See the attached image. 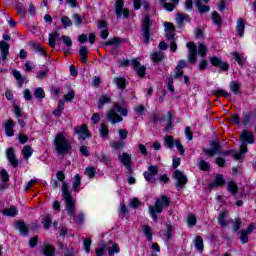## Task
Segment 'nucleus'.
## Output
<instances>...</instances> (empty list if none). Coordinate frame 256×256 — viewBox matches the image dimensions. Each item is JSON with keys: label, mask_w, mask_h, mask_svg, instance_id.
<instances>
[{"label": "nucleus", "mask_w": 256, "mask_h": 256, "mask_svg": "<svg viewBox=\"0 0 256 256\" xmlns=\"http://www.w3.org/2000/svg\"><path fill=\"white\" fill-rule=\"evenodd\" d=\"M111 147L113 149H116L117 151H121V149H123L125 147V142H123V140L113 142L111 144Z\"/></svg>", "instance_id": "de8ad7c7"}, {"label": "nucleus", "mask_w": 256, "mask_h": 256, "mask_svg": "<svg viewBox=\"0 0 256 256\" xmlns=\"http://www.w3.org/2000/svg\"><path fill=\"white\" fill-rule=\"evenodd\" d=\"M14 114L17 117V119H19L20 117H23V111L18 105L14 106Z\"/></svg>", "instance_id": "338daca9"}, {"label": "nucleus", "mask_w": 256, "mask_h": 256, "mask_svg": "<svg viewBox=\"0 0 256 256\" xmlns=\"http://www.w3.org/2000/svg\"><path fill=\"white\" fill-rule=\"evenodd\" d=\"M233 57L235 61L238 63V65H244L245 64V59L239 55V53L234 52Z\"/></svg>", "instance_id": "13d9d810"}, {"label": "nucleus", "mask_w": 256, "mask_h": 256, "mask_svg": "<svg viewBox=\"0 0 256 256\" xmlns=\"http://www.w3.org/2000/svg\"><path fill=\"white\" fill-rule=\"evenodd\" d=\"M195 5L200 13V15H203V13H209L211 11V7L207 5H203L202 0H195Z\"/></svg>", "instance_id": "5701e85b"}, {"label": "nucleus", "mask_w": 256, "mask_h": 256, "mask_svg": "<svg viewBox=\"0 0 256 256\" xmlns=\"http://www.w3.org/2000/svg\"><path fill=\"white\" fill-rule=\"evenodd\" d=\"M173 145H175V140H173L172 136H167L164 139V147H167L168 149H173Z\"/></svg>", "instance_id": "79ce46f5"}, {"label": "nucleus", "mask_w": 256, "mask_h": 256, "mask_svg": "<svg viewBox=\"0 0 256 256\" xmlns=\"http://www.w3.org/2000/svg\"><path fill=\"white\" fill-rule=\"evenodd\" d=\"M210 63L213 67H218L220 71H229V64L217 56L210 57Z\"/></svg>", "instance_id": "9d476101"}, {"label": "nucleus", "mask_w": 256, "mask_h": 256, "mask_svg": "<svg viewBox=\"0 0 256 256\" xmlns=\"http://www.w3.org/2000/svg\"><path fill=\"white\" fill-rule=\"evenodd\" d=\"M226 189H227V191H228L229 193H231L232 195H236V194H237V191H239V186H237L235 182L229 181V182L227 183Z\"/></svg>", "instance_id": "72a5a7b5"}, {"label": "nucleus", "mask_w": 256, "mask_h": 256, "mask_svg": "<svg viewBox=\"0 0 256 256\" xmlns=\"http://www.w3.org/2000/svg\"><path fill=\"white\" fill-rule=\"evenodd\" d=\"M115 85H117L118 89H125V85L127 84V80L123 77H118L114 79Z\"/></svg>", "instance_id": "58836bf2"}, {"label": "nucleus", "mask_w": 256, "mask_h": 256, "mask_svg": "<svg viewBox=\"0 0 256 256\" xmlns=\"http://www.w3.org/2000/svg\"><path fill=\"white\" fill-rule=\"evenodd\" d=\"M22 155L24 159H29L33 155V148L29 145H25L22 149Z\"/></svg>", "instance_id": "e433bc0d"}, {"label": "nucleus", "mask_w": 256, "mask_h": 256, "mask_svg": "<svg viewBox=\"0 0 256 256\" xmlns=\"http://www.w3.org/2000/svg\"><path fill=\"white\" fill-rule=\"evenodd\" d=\"M95 173H97V171L93 167H88L84 171V174L87 175L89 179H93V177H95Z\"/></svg>", "instance_id": "603ef678"}, {"label": "nucleus", "mask_w": 256, "mask_h": 256, "mask_svg": "<svg viewBox=\"0 0 256 256\" xmlns=\"http://www.w3.org/2000/svg\"><path fill=\"white\" fill-rule=\"evenodd\" d=\"M42 223L44 225V229H49L51 227V215L46 214L42 219Z\"/></svg>", "instance_id": "a18cd8bd"}, {"label": "nucleus", "mask_w": 256, "mask_h": 256, "mask_svg": "<svg viewBox=\"0 0 256 256\" xmlns=\"http://www.w3.org/2000/svg\"><path fill=\"white\" fill-rule=\"evenodd\" d=\"M57 37H59V33H57V32H54V33L49 35V45H50V47L55 48Z\"/></svg>", "instance_id": "37998d69"}, {"label": "nucleus", "mask_w": 256, "mask_h": 256, "mask_svg": "<svg viewBox=\"0 0 256 256\" xmlns=\"http://www.w3.org/2000/svg\"><path fill=\"white\" fill-rule=\"evenodd\" d=\"M169 205H171V200L167 196H161L156 199L154 206L148 207V213L151 219L157 221V219H159L157 213H163V209L169 207Z\"/></svg>", "instance_id": "20e7f679"}, {"label": "nucleus", "mask_w": 256, "mask_h": 256, "mask_svg": "<svg viewBox=\"0 0 256 256\" xmlns=\"http://www.w3.org/2000/svg\"><path fill=\"white\" fill-rule=\"evenodd\" d=\"M167 115H168V121L166 124L165 131H169L173 127V114L171 113V111H169Z\"/></svg>", "instance_id": "3c124183"}, {"label": "nucleus", "mask_w": 256, "mask_h": 256, "mask_svg": "<svg viewBox=\"0 0 256 256\" xmlns=\"http://www.w3.org/2000/svg\"><path fill=\"white\" fill-rule=\"evenodd\" d=\"M236 31L239 37H243V33H245V21L241 18L237 21Z\"/></svg>", "instance_id": "c85d7f7f"}, {"label": "nucleus", "mask_w": 256, "mask_h": 256, "mask_svg": "<svg viewBox=\"0 0 256 256\" xmlns=\"http://www.w3.org/2000/svg\"><path fill=\"white\" fill-rule=\"evenodd\" d=\"M98 161H100L101 163H105L107 165V163H111V158L109 157V155H105V154H99L97 156Z\"/></svg>", "instance_id": "8fccbe9b"}, {"label": "nucleus", "mask_w": 256, "mask_h": 256, "mask_svg": "<svg viewBox=\"0 0 256 256\" xmlns=\"http://www.w3.org/2000/svg\"><path fill=\"white\" fill-rule=\"evenodd\" d=\"M11 46L9 45V43L5 42V41H0V51H1V57H2V61H6L7 60V56L9 55V48Z\"/></svg>", "instance_id": "dca6fc26"}, {"label": "nucleus", "mask_w": 256, "mask_h": 256, "mask_svg": "<svg viewBox=\"0 0 256 256\" xmlns=\"http://www.w3.org/2000/svg\"><path fill=\"white\" fill-rule=\"evenodd\" d=\"M118 159L120 163L124 165L126 173H132L133 170L131 169V156L128 153L124 152L118 156Z\"/></svg>", "instance_id": "9b49d317"}, {"label": "nucleus", "mask_w": 256, "mask_h": 256, "mask_svg": "<svg viewBox=\"0 0 256 256\" xmlns=\"http://www.w3.org/2000/svg\"><path fill=\"white\" fill-rule=\"evenodd\" d=\"M165 237L166 239H171V237H173V226L170 224L166 225Z\"/></svg>", "instance_id": "5fc2aeb1"}, {"label": "nucleus", "mask_w": 256, "mask_h": 256, "mask_svg": "<svg viewBox=\"0 0 256 256\" xmlns=\"http://www.w3.org/2000/svg\"><path fill=\"white\" fill-rule=\"evenodd\" d=\"M225 185V178H223V175L218 174L216 175L214 182L212 184H209V189H213V187H223Z\"/></svg>", "instance_id": "4be33fe9"}, {"label": "nucleus", "mask_w": 256, "mask_h": 256, "mask_svg": "<svg viewBox=\"0 0 256 256\" xmlns=\"http://www.w3.org/2000/svg\"><path fill=\"white\" fill-rule=\"evenodd\" d=\"M14 8L16 9L18 15H20V17H25L27 15V8H25V5H23V3L19 2L17 3Z\"/></svg>", "instance_id": "2f4dec72"}, {"label": "nucleus", "mask_w": 256, "mask_h": 256, "mask_svg": "<svg viewBox=\"0 0 256 256\" xmlns=\"http://www.w3.org/2000/svg\"><path fill=\"white\" fill-rule=\"evenodd\" d=\"M13 127H15V123L13 122V120H8L5 124L4 129L7 137H13V135H15V130H13Z\"/></svg>", "instance_id": "412c9836"}, {"label": "nucleus", "mask_w": 256, "mask_h": 256, "mask_svg": "<svg viewBox=\"0 0 256 256\" xmlns=\"http://www.w3.org/2000/svg\"><path fill=\"white\" fill-rule=\"evenodd\" d=\"M88 53L89 51L87 50L86 46H80L79 55L80 61H82V63H87V61H89V59L87 58Z\"/></svg>", "instance_id": "7c9ffc66"}, {"label": "nucleus", "mask_w": 256, "mask_h": 256, "mask_svg": "<svg viewBox=\"0 0 256 256\" xmlns=\"http://www.w3.org/2000/svg\"><path fill=\"white\" fill-rule=\"evenodd\" d=\"M35 97H37V99H44L45 97V91L43 90V88H37L34 92Z\"/></svg>", "instance_id": "bf43d9fd"}, {"label": "nucleus", "mask_w": 256, "mask_h": 256, "mask_svg": "<svg viewBox=\"0 0 256 256\" xmlns=\"http://www.w3.org/2000/svg\"><path fill=\"white\" fill-rule=\"evenodd\" d=\"M73 191H79L81 189V175L76 174L72 182Z\"/></svg>", "instance_id": "c756f323"}, {"label": "nucleus", "mask_w": 256, "mask_h": 256, "mask_svg": "<svg viewBox=\"0 0 256 256\" xmlns=\"http://www.w3.org/2000/svg\"><path fill=\"white\" fill-rule=\"evenodd\" d=\"M227 215L228 213L226 211H223L218 216V223L221 225V227H227Z\"/></svg>", "instance_id": "c9c22d12"}, {"label": "nucleus", "mask_w": 256, "mask_h": 256, "mask_svg": "<svg viewBox=\"0 0 256 256\" xmlns=\"http://www.w3.org/2000/svg\"><path fill=\"white\" fill-rule=\"evenodd\" d=\"M56 177L58 181H62V197L66 201L67 214L69 215L70 219L74 221V223H77V215L75 214L76 200L74 199L73 195H71V192H69V186L67 185V182H65V173L59 170Z\"/></svg>", "instance_id": "f257e3e1"}, {"label": "nucleus", "mask_w": 256, "mask_h": 256, "mask_svg": "<svg viewBox=\"0 0 256 256\" xmlns=\"http://www.w3.org/2000/svg\"><path fill=\"white\" fill-rule=\"evenodd\" d=\"M151 29V19H149V16H145L142 20V37L144 39V43H149V39L151 37L150 34Z\"/></svg>", "instance_id": "0eeeda50"}, {"label": "nucleus", "mask_w": 256, "mask_h": 256, "mask_svg": "<svg viewBox=\"0 0 256 256\" xmlns=\"http://www.w3.org/2000/svg\"><path fill=\"white\" fill-rule=\"evenodd\" d=\"M107 103H111V96L104 94L98 100V109H103V107L107 105Z\"/></svg>", "instance_id": "bb28decb"}, {"label": "nucleus", "mask_w": 256, "mask_h": 256, "mask_svg": "<svg viewBox=\"0 0 256 256\" xmlns=\"http://www.w3.org/2000/svg\"><path fill=\"white\" fill-rule=\"evenodd\" d=\"M6 157L12 167H17V165H19V160L15 157V149L8 148L6 151Z\"/></svg>", "instance_id": "ddd939ff"}, {"label": "nucleus", "mask_w": 256, "mask_h": 256, "mask_svg": "<svg viewBox=\"0 0 256 256\" xmlns=\"http://www.w3.org/2000/svg\"><path fill=\"white\" fill-rule=\"evenodd\" d=\"M188 49V61L189 63H196L197 62V45L194 42H188L186 44Z\"/></svg>", "instance_id": "1a4fd4ad"}, {"label": "nucleus", "mask_w": 256, "mask_h": 256, "mask_svg": "<svg viewBox=\"0 0 256 256\" xmlns=\"http://www.w3.org/2000/svg\"><path fill=\"white\" fill-rule=\"evenodd\" d=\"M33 47L39 53V55L45 57V48L41 47L39 44H33Z\"/></svg>", "instance_id": "69168bd1"}, {"label": "nucleus", "mask_w": 256, "mask_h": 256, "mask_svg": "<svg viewBox=\"0 0 256 256\" xmlns=\"http://www.w3.org/2000/svg\"><path fill=\"white\" fill-rule=\"evenodd\" d=\"M62 41L66 47H71L73 45V40H71V37L69 36L63 35Z\"/></svg>", "instance_id": "680f3d73"}, {"label": "nucleus", "mask_w": 256, "mask_h": 256, "mask_svg": "<svg viewBox=\"0 0 256 256\" xmlns=\"http://www.w3.org/2000/svg\"><path fill=\"white\" fill-rule=\"evenodd\" d=\"M16 229H18L20 235L23 237H27V235H29V227L23 221L16 222Z\"/></svg>", "instance_id": "f3484780"}, {"label": "nucleus", "mask_w": 256, "mask_h": 256, "mask_svg": "<svg viewBox=\"0 0 256 256\" xmlns=\"http://www.w3.org/2000/svg\"><path fill=\"white\" fill-rule=\"evenodd\" d=\"M198 165L201 171H211V165L203 159H200Z\"/></svg>", "instance_id": "a19ab883"}, {"label": "nucleus", "mask_w": 256, "mask_h": 256, "mask_svg": "<svg viewBox=\"0 0 256 256\" xmlns=\"http://www.w3.org/2000/svg\"><path fill=\"white\" fill-rule=\"evenodd\" d=\"M191 18L189 17V14H183V13H178L176 15V23L179 25V27H183L184 23H189Z\"/></svg>", "instance_id": "6ab92c4d"}, {"label": "nucleus", "mask_w": 256, "mask_h": 256, "mask_svg": "<svg viewBox=\"0 0 256 256\" xmlns=\"http://www.w3.org/2000/svg\"><path fill=\"white\" fill-rule=\"evenodd\" d=\"M72 19L74 21V24L76 25V27H81V25L87 23V20L85 19V16H81L77 13L72 15Z\"/></svg>", "instance_id": "b1692460"}, {"label": "nucleus", "mask_w": 256, "mask_h": 256, "mask_svg": "<svg viewBox=\"0 0 256 256\" xmlns=\"http://www.w3.org/2000/svg\"><path fill=\"white\" fill-rule=\"evenodd\" d=\"M135 71L139 77H145V71H147V68L145 66H138Z\"/></svg>", "instance_id": "e2e57ef3"}, {"label": "nucleus", "mask_w": 256, "mask_h": 256, "mask_svg": "<svg viewBox=\"0 0 256 256\" xmlns=\"http://www.w3.org/2000/svg\"><path fill=\"white\" fill-rule=\"evenodd\" d=\"M242 125H244V127H251V113L243 112Z\"/></svg>", "instance_id": "f704fd0d"}, {"label": "nucleus", "mask_w": 256, "mask_h": 256, "mask_svg": "<svg viewBox=\"0 0 256 256\" xmlns=\"http://www.w3.org/2000/svg\"><path fill=\"white\" fill-rule=\"evenodd\" d=\"M61 23L64 27H71L73 25V21H71V18L67 16H63L61 18Z\"/></svg>", "instance_id": "864d4df0"}, {"label": "nucleus", "mask_w": 256, "mask_h": 256, "mask_svg": "<svg viewBox=\"0 0 256 256\" xmlns=\"http://www.w3.org/2000/svg\"><path fill=\"white\" fill-rule=\"evenodd\" d=\"M81 155L84 157H89L91 155V151L89 150V147L87 146H81L79 149Z\"/></svg>", "instance_id": "052dcab7"}, {"label": "nucleus", "mask_w": 256, "mask_h": 256, "mask_svg": "<svg viewBox=\"0 0 256 256\" xmlns=\"http://www.w3.org/2000/svg\"><path fill=\"white\" fill-rule=\"evenodd\" d=\"M99 135L100 137H102V139L109 137V127L105 122H102L100 124Z\"/></svg>", "instance_id": "393cba45"}, {"label": "nucleus", "mask_w": 256, "mask_h": 256, "mask_svg": "<svg viewBox=\"0 0 256 256\" xmlns=\"http://www.w3.org/2000/svg\"><path fill=\"white\" fill-rule=\"evenodd\" d=\"M211 147L212 149H204V153L205 155H207L208 157H214L215 155H217V153H221L222 155H231V153H233V150L230 151H226V152H220L219 149L221 147L219 140H213L211 142Z\"/></svg>", "instance_id": "423d86ee"}, {"label": "nucleus", "mask_w": 256, "mask_h": 256, "mask_svg": "<svg viewBox=\"0 0 256 256\" xmlns=\"http://www.w3.org/2000/svg\"><path fill=\"white\" fill-rule=\"evenodd\" d=\"M150 59L152 63H155V65L161 63L165 59V53L161 51H153L150 54Z\"/></svg>", "instance_id": "2eb2a0df"}, {"label": "nucleus", "mask_w": 256, "mask_h": 256, "mask_svg": "<svg viewBox=\"0 0 256 256\" xmlns=\"http://www.w3.org/2000/svg\"><path fill=\"white\" fill-rule=\"evenodd\" d=\"M230 89L235 95H237V93H239V89H241V86L237 82L232 81L230 83Z\"/></svg>", "instance_id": "6e6d98bb"}, {"label": "nucleus", "mask_w": 256, "mask_h": 256, "mask_svg": "<svg viewBox=\"0 0 256 256\" xmlns=\"http://www.w3.org/2000/svg\"><path fill=\"white\" fill-rule=\"evenodd\" d=\"M43 253L45 256H55V247L50 244H44Z\"/></svg>", "instance_id": "473e14b6"}, {"label": "nucleus", "mask_w": 256, "mask_h": 256, "mask_svg": "<svg viewBox=\"0 0 256 256\" xmlns=\"http://www.w3.org/2000/svg\"><path fill=\"white\" fill-rule=\"evenodd\" d=\"M2 214L5 215V217H16V215L19 214V209H17L16 206H10L9 208H5Z\"/></svg>", "instance_id": "aec40b11"}, {"label": "nucleus", "mask_w": 256, "mask_h": 256, "mask_svg": "<svg viewBox=\"0 0 256 256\" xmlns=\"http://www.w3.org/2000/svg\"><path fill=\"white\" fill-rule=\"evenodd\" d=\"M143 176H144V179L148 181V183H155V175L151 173L149 170L144 172Z\"/></svg>", "instance_id": "c03bdc74"}, {"label": "nucleus", "mask_w": 256, "mask_h": 256, "mask_svg": "<svg viewBox=\"0 0 256 256\" xmlns=\"http://www.w3.org/2000/svg\"><path fill=\"white\" fill-rule=\"evenodd\" d=\"M240 141H241L240 152L233 154V158L236 161H239V159H243V155L247 153L248 151L247 143L249 145H253V143H255V135L253 134V132L249 130H244L240 135Z\"/></svg>", "instance_id": "f03ea898"}, {"label": "nucleus", "mask_w": 256, "mask_h": 256, "mask_svg": "<svg viewBox=\"0 0 256 256\" xmlns=\"http://www.w3.org/2000/svg\"><path fill=\"white\" fill-rule=\"evenodd\" d=\"M57 153L59 155H65L71 151V141L65 137V133H58L54 140Z\"/></svg>", "instance_id": "39448f33"}, {"label": "nucleus", "mask_w": 256, "mask_h": 256, "mask_svg": "<svg viewBox=\"0 0 256 256\" xmlns=\"http://www.w3.org/2000/svg\"><path fill=\"white\" fill-rule=\"evenodd\" d=\"M13 77L18 81L19 85H23V82L25 81L23 79V76L21 75V72L18 70H13Z\"/></svg>", "instance_id": "09e8293b"}, {"label": "nucleus", "mask_w": 256, "mask_h": 256, "mask_svg": "<svg viewBox=\"0 0 256 256\" xmlns=\"http://www.w3.org/2000/svg\"><path fill=\"white\" fill-rule=\"evenodd\" d=\"M187 222L189 227H193L194 225H197V218L195 215H190L188 216Z\"/></svg>", "instance_id": "0e129e2a"}, {"label": "nucleus", "mask_w": 256, "mask_h": 256, "mask_svg": "<svg viewBox=\"0 0 256 256\" xmlns=\"http://www.w3.org/2000/svg\"><path fill=\"white\" fill-rule=\"evenodd\" d=\"M114 109L109 110L106 114L107 120L112 125L121 123L123 121V117H127V115H129L127 107L121 106L119 103L114 104Z\"/></svg>", "instance_id": "7ed1b4c3"}, {"label": "nucleus", "mask_w": 256, "mask_h": 256, "mask_svg": "<svg viewBox=\"0 0 256 256\" xmlns=\"http://www.w3.org/2000/svg\"><path fill=\"white\" fill-rule=\"evenodd\" d=\"M172 3H167V0H159L160 5H163L166 11H173L176 5H179V0H170Z\"/></svg>", "instance_id": "a211bd4d"}, {"label": "nucleus", "mask_w": 256, "mask_h": 256, "mask_svg": "<svg viewBox=\"0 0 256 256\" xmlns=\"http://www.w3.org/2000/svg\"><path fill=\"white\" fill-rule=\"evenodd\" d=\"M124 3L123 0H117L116 1V17L117 19H121V17H125V19H127V17H129V10L123 8Z\"/></svg>", "instance_id": "f8f14e48"}, {"label": "nucleus", "mask_w": 256, "mask_h": 256, "mask_svg": "<svg viewBox=\"0 0 256 256\" xmlns=\"http://www.w3.org/2000/svg\"><path fill=\"white\" fill-rule=\"evenodd\" d=\"M212 21L215 25H218V27L221 26V16L217 12H212Z\"/></svg>", "instance_id": "49530a36"}, {"label": "nucleus", "mask_w": 256, "mask_h": 256, "mask_svg": "<svg viewBox=\"0 0 256 256\" xmlns=\"http://www.w3.org/2000/svg\"><path fill=\"white\" fill-rule=\"evenodd\" d=\"M194 246H195V249H197V251H200V252L203 251V249H204L203 238H201V236L196 237V239L194 241Z\"/></svg>", "instance_id": "ea45409f"}, {"label": "nucleus", "mask_w": 256, "mask_h": 256, "mask_svg": "<svg viewBox=\"0 0 256 256\" xmlns=\"http://www.w3.org/2000/svg\"><path fill=\"white\" fill-rule=\"evenodd\" d=\"M134 111H135V113H137V115H143V113H145V106L138 105V106L134 107Z\"/></svg>", "instance_id": "774afa93"}, {"label": "nucleus", "mask_w": 256, "mask_h": 256, "mask_svg": "<svg viewBox=\"0 0 256 256\" xmlns=\"http://www.w3.org/2000/svg\"><path fill=\"white\" fill-rule=\"evenodd\" d=\"M174 177L178 181L177 187H184V185H187V176L183 175V172L176 170L174 172Z\"/></svg>", "instance_id": "4468645a"}, {"label": "nucleus", "mask_w": 256, "mask_h": 256, "mask_svg": "<svg viewBox=\"0 0 256 256\" xmlns=\"http://www.w3.org/2000/svg\"><path fill=\"white\" fill-rule=\"evenodd\" d=\"M249 234L245 232V230L240 231V241L241 243H248L249 242Z\"/></svg>", "instance_id": "4d7b16f0"}, {"label": "nucleus", "mask_w": 256, "mask_h": 256, "mask_svg": "<svg viewBox=\"0 0 256 256\" xmlns=\"http://www.w3.org/2000/svg\"><path fill=\"white\" fill-rule=\"evenodd\" d=\"M107 249H108L109 256H113V255H115V253H119V251H120L119 245H117L111 241L108 243Z\"/></svg>", "instance_id": "cd10ccee"}, {"label": "nucleus", "mask_w": 256, "mask_h": 256, "mask_svg": "<svg viewBox=\"0 0 256 256\" xmlns=\"http://www.w3.org/2000/svg\"><path fill=\"white\" fill-rule=\"evenodd\" d=\"M74 131L76 135H78V139H89L91 137V133H89V129L87 128V124H82L81 126H75Z\"/></svg>", "instance_id": "6e6552de"}, {"label": "nucleus", "mask_w": 256, "mask_h": 256, "mask_svg": "<svg viewBox=\"0 0 256 256\" xmlns=\"http://www.w3.org/2000/svg\"><path fill=\"white\" fill-rule=\"evenodd\" d=\"M142 233H144L145 237L148 241H153V229L149 225L142 226Z\"/></svg>", "instance_id": "a878e982"}, {"label": "nucleus", "mask_w": 256, "mask_h": 256, "mask_svg": "<svg viewBox=\"0 0 256 256\" xmlns=\"http://www.w3.org/2000/svg\"><path fill=\"white\" fill-rule=\"evenodd\" d=\"M198 55L202 57V59L207 57V46H205V44H198Z\"/></svg>", "instance_id": "4c0bfd02"}]
</instances>
